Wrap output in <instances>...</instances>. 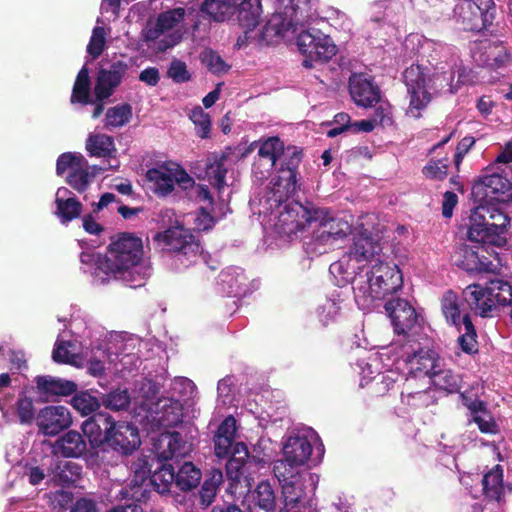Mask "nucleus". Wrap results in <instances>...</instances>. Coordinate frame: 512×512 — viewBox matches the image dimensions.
I'll return each mask as SVG.
<instances>
[{
	"mask_svg": "<svg viewBox=\"0 0 512 512\" xmlns=\"http://www.w3.org/2000/svg\"><path fill=\"white\" fill-rule=\"evenodd\" d=\"M87 159L80 153H62L56 162V173L62 176L67 170L74 171L79 166H87Z\"/></svg>",
	"mask_w": 512,
	"mask_h": 512,
	"instance_id": "55",
	"label": "nucleus"
},
{
	"mask_svg": "<svg viewBox=\"0 0 512 512\" xmlns=\"http://www.w3.org/2000/svg\"><path fill=\"white\" fill-rule=\"evenodd\" d=\"M471 194L480 203H508L512 201V182L501 173H487L474 182Z\"/></svg>",
	"mask_w": 512,
	"mask_h": 512,
	"instance_id": "8",
	"label": "nucleus"
},
{
	"mask_svg": "<svg viewBox=\"0 0 512 512\" xmlns=\"http://www.w3.org/2000/svg\"><path fill=\"white\" fill-rule=\"evenodd\" d=\"M429 376L433 384L440 390H444L448 393H457L462 387V377L452 371L451 369H435L426 374Z\"/></svg>",
	"mask_w": 512,
	"mask_h": 512,
	"instance_id": "34",
	"label": "nucleus"
},
{
	"mask_svg": "<svg viewBox=\"0 0 512 512\" xmlns=\"http://www.w3.org/2000/svg\"><path fill=\"white\" fill-rule=\"evenodd\" d=\"M130 404L131 396L127 388L118 387L100 397V405L114 412L127 411Z\"/></svg>",
	"mask_w": 512,
	"mask_h": 512,
	"instance_id": "37",
	"label": "nucleus"
},
{
	"mask_svg": "<svg viewBox=\"0 0 512 512\" xmlns=\"http://www.w3.org/2000/svg\"><path fill=\"white\" fill-rule=\"evenodd\" d=\"M226 160L227 156L222 154L206 164V177L209 183L219 191L226 185V174L228 171L225 167Z\"/></svg>",
	"mask_w": 512,
	"mask_h": 512,
	"instance_id": "41",
	"label": "nucleus"
},
{
	"mask_svg": "<svg viewBox=\"0 0 512 512\" xmlns=\"http://www.w3.org/2000/svg\"><path fill=\"white\" fill-rule=\"evenodd\" d=\"M71 194L72 192L66 187H60L56 192L55 215L62 224L78 219L83 210V204L75 196H70Z\"/></svg>",
	"mask_w": 512,
	"mask_h": 512,
	"instance_id": "22",
	"label": "nucleus"
},
{
	"mask_svg": "<svg viewBox=\"0 0 512 512\" xmlns=\"http://www.w3.org/2000/svg\"><path fill=\"white\" fill-rule=\"evenodd\" d=\"M132 115V107L128 103L110 107L106 111L105 126L109 130L122 127L130 122Z\"/></svg>",
	"mask_w": 512,
	"mask_h": 512,
	"instance_id": "45",
	"label": "nucleus"
},
{
	"mask_svg": "<svg viewBox=\"0 0 512 512\" xmlns=\"http://www.w3.org/2000/svg\"><path fill=\"white\" fill-rule=\"evenodd\" d=\"M36 424L45 436H56L72 424V417L67 407L50 405L38 412Z\"/></svg>",
	"mask_w": 512,
	"mask_h": 512,
	"instance_id": "13",
	"label": "nucleus"
},
{
	"mask_svg": "<svg viewBox=\"0 0 512 512\" xmlns=\"http://www.w3.org/2000/svg\"><path fill=\"white\" fill-rule=\"evenodd\" d=\"M140 445L141 438L136 425L127 421H114L105 447L120 456L127 457L138 450Z\"/></svg>",
	"mask_w": 512,
	"mask_h": 512,
	"instance_id": "11",
	"label": "nucleus"
},
{
	"mask_svg": "<svg viewBox=\"0 0 512 512\" xmlns=\"http://www.w3.org/2000/svg\"><path fill=\"white\" fill-rule=\"evenodd\" d=\"M127 70V63L121 60L113 62L109 69H100L94 86L96 101L108 99L114 93L115 88L121 84Z\"/></svg>",
	"mask_w": 512,
	"mask_h": 512,
	"instance_id": "15",
	"label": "nucleus"
},
{
	"mask_svg": "<svg viewBox=\"0 0 512 512\" xmlns=\"http://www.w3.org/2000/svg\"><path fill=\"white\" fill-rule=\"evenodd\" d=\"M183 407L179 400L166 399L162 405L161 421L167 426H175L182 422Z\"/></svg>",
	"mask_w": 512,
	"mask_h": 512,
	"instance_id": "54",
	"label": "nucleus"
},
{
	"mask_svg": "<svg viewBox=\"0 0 512 512\" xmlns=\"http://www.w3.org/2000/svg\"><path fill=\"white\" fill-rule=\"evenodd\" d=\"M251 497L254 504L266 512H272L276 508V493L269 481H261L252 492Z\"/></svg>",
	"mask_w": 512,
	"mask_h": 512,
	"instance_id": "38",
	"label": "nucleus"
},
{
	"mask_svg": "<svg viewBox=\"0 0 512 512\" xmlns=\"http://www.w3.org/2000/svg\"><path fill=\"white\" fill-rule=\"evenodd\" d=\"M503 42L500 40L491 41L488 39L481 40L475 43L472 49L473 58L479 62V64L486 66L492 63L489 58L491 55L499 52L500 47H503Z\"/></svg>",
	"mask_w": 512,
	"mask_h": 512,
	"instance_id": "50",
	"label": "nucleus"
},
{
	"mask_svg": "<svg viewBox=\"0 0 512 512\" xmlns=\"http://www.w3.org/2000/svg\"><path fill=\"white\" fill-rule=\"evenodd\" d=\"M284 148V143L278 136L269 137L261 143L258 155L268 159L271 167H275L281 153H284Z\"/></svg>",
	"mask_w": 512,
	"mask_h": 512,
	"instance_id": "51",
	"label": "nucleus"
},
{
	"mask_svg": "<svg viewBox=\"0 0 512 512\" xmlns=\"http://www.w3.org/2000/svg\"><path fill=\"white\" fill-rule=\"evenodd\" d=\"M300 25L296 24L294 20L286 15L281 7L280 10L275 12L265 24L261 35L263 39L273 37H285L288 32H297Z\"/></svg>",
	"mask_w": 512,
	"mask_h": 512,
	"instance_id": "25",
	"label": "nucleus"
},
{
	"mask_svg": "<svg viewBox=\"0 0 512 512\" xmlns=\"http://www.w3.org/2000/svg\"><path fill=\"white\" fill-rule=\"evenodd\" d=\"M253 465L250 461L249 451L245 443L235 444L232 454L226 463V475L232 483L245 481L249 484V467Z\"/></svg>",
	"mask_w": 512,
	"mask_h": 512,
	"instance_id": "18",
	"label": "nucleus"
},
{
	"mask_svg": "<svg viewBox=\"0 0 512 512\" xmlns=\"http://www.w3.org/2000/svg\"><path fill=\"white\" fill-rule=\"evenodd\" d=\"M322 209L324 210V216L323 218L318 219L317 222H319L323 229H326L331 239L337 241L346 237L351 232V226L346 220L342 218L329 217L328 210L324 208Z\"/></svg>",
	"mask_w": 512,
	"mask_h": 512,
	"instance_id": "43",
	"label": "nucleus"
},
{
	"mask_svg": "<svg viewBox=\"0 0 512 512\" xmlns=\"http://www.w3.org/2000/svg\"><path fill=\"white\" fill-rule=\"evenodd\" d=\"M72 407L82 415L94 413L100 407V399L91 395L87 391L75 392L72 394Z\"/></svg>",
	"mask_w": 512,
	"mask_h": 512,
	"instance_id": "52",
	"label": "nucleus"
},
{
	"mask_svg": "<svg viewBox=\"0 0 512 512\" xmlns=\"http://www.w3.org/2000/svg\"><path fill=\"white\" fill-rule=\"evenodd\" d=\"M86 150L90 156L111 158L117 150L112 136L107 134H90L86 140Z\"/></svg>",
	"mask_w": 512,
	"mask_h": 512,
	"instance_id": "33",
	"label": "nucleus"
},
{
	"mask_svg": "<svg viewBox=\"0 0 512 512\" xmlns=\"http://www.w3.org/2000/svg\"><path fill=\"white\" fill-rule=\"evenodd\" d=\"M168 165L164 163L159 168H150L146 172V179L153 184L152 190L159 197H166L174 191L172 175L167 171Z\"/></svg>",
	"mask_w": 512,
	"mask_h": 512,
	"instance_id": "30",
	"label": "nucleus"
},
{
	"mask_svg": "<svg viewBox=\"0 0 512 512\" xmlns=\"http://www.w3.org/2000/svg\"><path fill=\"white\" fill-rule=\"evenodd\" d=\"M335 241L331 239L326 229L319 227L314 231L309 242H305L306 250L308 253L321 255L328 252V249L333 247Z\"/></svg>",
	"mask_w": 512,
	"mask_h": 512,
	"instance_id": "49",
	"label": "nucleus"
},
{
	"mask_svg": "<svg viewBox=\"0 0 512 512\" xmlns=\"http://www.w3.org/2000/svg\"><path fill=\"white\" fill-rule=\"evenodd\" d=\"M167 171L172 175L174 187L175 183H177L182 188L187 189L188 187H192L195 183L185 169L178 164H175L173 168L168 167Z\"/></svg>",
	"mask_w": 512,
	"mask_h": 512,
	"instance_id": "63",
	"label": "nucleus"
},
{
	"mask_svg": "<svg viewBox=\"0 0 512 512\" xmlns=\"http://www.w3.org/2000/svg\"><path fill=\"white\" fill-rule=\"evenodd\" d=\"M280 485L282 487L284 507L287 510L297 507L304 500L306 493L301 478Z\"/></svg>",
	"mask_w": 512,
	"mask_h": 512,
	"instance_id": "46",
	"label": "nucleus"
},
{
	"mask_svg": "<svg viewBox=\"0 0 512 512\" xmlns=\"http://www.w3.org/2000/svg\"><path fill=\"white\" fill-rule=\"evenodd\" d=\"M483 246H468L465 245L461 248V259L459 260L458 266L467 272L481 273L489 272L492 270V262L486 257Z\"/></svg>",
	"mask_w": 512,
	"mask_h": 512,
	"instance_id": "23",
	"label": "nucleus"
},
{
	"mask_svg": "<svg viewBox=\"0 0 512 512\" xmlns=\"http://www.w3.org/2000/svg\"><path fill=\"white\" fill-rule=\"evenodd\" d=\"M176 473L172 464L164 463L152 474L150 481L158 493L164 494L170 491L173 484L176 485Z\"/></svg>",
	"mask_w": 512,
	"mask_h": 512,
	"instance_id": "40",
	"label": "nucleus"
},
{
	"mask_svg": "<svg viewBox=\"0 0 512 512\" xmlns=\"http://www.w3.org/2000/svg\"><path fill=\"white\" fill-rule=\"evenodd\" d=\"M90 78H89V70L86 66H83L76 77V80L73 85L71 102L72 103H80L82 105H87L92 103L90 97Z\"/></svg>",
	"mask_w": 512,
	"mask_h": 512,
	"instance_id": "39",
	"label": "nucleus"
},
{
	"mask_svg": "<svg viewBox=\"0 0 512 512\" xmlns=\"http://www.w3.org/2000/svg\"><path fill=\"white\" fill-rule=\"evenodd\" d=\"M57 448L65 457L78 458L86 452L87 445L79 432L70 430L57 440Z\"/></svg>",
	"mask_w": 512,
	"mask_h": 512,
	"instance_id": "32",
	"label": "nucleus"
},
{
	"mask_svg": "<svg viewBox=\"0 0 512 512\" xmlns=\"http://www.w3.org/2000/svg\"><path fill=\"white\" fill-rule=\"evenodd\" d=\"M105 30L103 27L97 26L93 29L92 36L87 46V52L92 58H98L105 48Z\"/></svg>",
	"mask_w": 512,
	"mask_h": 512,
	"instance_id": "60",
	"label": "nucleus"
},
{
	"mask_svg": "<svg viewBox=\"0 0 512 512\" xmlns=\"http://www.w3.org/2000/svg\"><path fill=\"white\" fill-rule=\"evenodd\" d=\"M448 165L441 160L430 161L424 168L423 174L430 179L442 180L447 176Z\"/></svg>",
	"mask_w": 512,
	"mask_h": 512,
	"instance_id": "62",
	"label": "nucleus"
},
{
	"mask_svg": "<svg viewBox=\"0 0 512 512\" xmlns=\"http://www.w3.org/2000/svg\"><path fill=\"white\" fill-rule=\"evenodd\" d=\"M384 308L397 335L406 338L410 333H416L423 329L416 325L418 315L415 308L407 300L401 298L388 300Z\"/></svg>",
	"mask_w": 512,
	"mask_h": 512,
	"instance_id": "10",
	"label": "nucleus"
},
{
	"mask_svg": "<svg viewBox=\"0 0 512 512\" xmlns=\"http://www.w3.org/2000/svg\"><path fill=\"white\" fill-rule=\"evenodd\" d=\"M155 240L163 242L168 250L187 257H196L200 254V243L194 234L182 225L168 228L158 233Z\"/></svg>",
	"mask_w": 512,
	"mask_h": 512,
	"instance_id": "12",
	"label": "nucleus"
},
{
	"mask_svg": "<svg viewBox=\"0 0 512 512\" xmlns=\"http://www.w3.org/2000/svg\"><path fill=\"white\" fill-rule=\"evenodd\" d=\"M281 8L300 27H305L317 16L310 0H279Z\"/></svg>",
	"mask_w": 512,
	"mask_h": 512,
	"instance_id": "27",
	"label": "nucleus"
},
{
	"mask_svg": "<svg viewBox=\"0 0 512 512\" xmlns=\"http://www.w3.org/2000/svg\"><path fill=\"white\" fill-rule=\"evenodd\" d=\"M324 210L315 207L311 202L302 204L294 201L285 205L280 212L275 224L276 230L280 235L292 237L312 222L323 218Z\"/></svg>",
	"mask_w": 512,
	"mask_h": 512,
	"instance_id": "6",
	"label": "nucleus"
},
{
	"mask_svg": "<svg viewBox=\"0 0 512 512\" xmlns=\"http://www.w3.org/2000/svg\"><path fill=\"white\" fill-rule=\"evenodd\" d=\"M403 286L402 272L396 264L379 261L363 276L355 277L353 290L356 297L371 302L384 300L397 293Z\"/></svg>",
	"mask_w": 512,
	"mask_h": 512,
	"instance_id": "3",
	"label": "nucleus"
},
{
	"mask_svg": "<svg viewBox=\"0 0 512 512\" xmlns=\"http://www.w3.org/2000/svg\"><path fill=\"white\" fill-rule=\"evenodd\" d=\"M235 4L234 0H204L200 11L213 21L223 22L234 15Z\"/></svg>",
	"mask_w": 512,
	"mask_h": 512,
	"instance_id": "35",
	"label": "nucleus"
},
{
	"mask_svg": "<svg viewBox=\"0 0 512 512\" xmlns=\"http://www.w3.org/2000/svg\"><path fill=\"white\" fill-rule=\"evenodd\" d=\"M349 93L353 102L364 108L373 107L380 102L381 91L373 79L365 74H353L349 78Z\"/></svg>",
	"mask_w": 512,
	"mask_h": 512,
	"instance_id": "14",
	"label": "nucleus"
},
{
	"mask_svg": "<svg viewBox=\"0 0 512 512\" xmlns=\"http://www.w3.org/2000/svg\"><path fill=\"white\" fill-rule=\"evenodd\" d=\"M495 14L493 0H464L460 6L459 18L464 30L481 32L492 26Z\"/></svg>",
	"mask_w": 512,
	"mask_h": 512,
	"instance_id": "9",
	"label": "nucleus"
},
{
	"mask_svg": "<svg viewBox=\"0 0 512 512\" xmlns=\"http://www.w3.org/2000/svg\"><path fill=\"white\" fill-rule=\"evenodd\" d=\"M114 417L105 412L94 413L86 419L81 429L92 448H105L106 441L114 424Z\"/></svg>",
	"mask_w": 512,
	"mask_h": 512,
	"instance_id": "16",
	"label": "nucleus"
},
{
	"mask_svg": "<svg viewBox=\"0 0 512 512\" xmlns=\"http://www.w3.org/2000/svg\"><path fill=\"white\" fill-rule=\"evenodd\" d=\"M403 82L409 96L407 115L420 118L432 100V94L451 86L453 71L430 72L428 67L412 64L402 73Z\"/></svg>",
	"mask_w": 512,
	"mask_h": 512,
	"instance_id": "2",
	"label": "nucleus"
},
{
	"mask_svg": "<svg viewBox=\"0 0 512 512\" xmlns=\"http://www.w3.org/2000/svg\"><path fill=\"white\" fill-rule=\"evenodd\" d=\"M483 494L499 504L505 502V491H511L510 484L504 486V469L500 464L493 466L482 478Z\"/></svg>",
	"mask_w": 512,
	"mask_h": 512,
	"instance_id": "21",
	"label": "nucleus"
},
{
	"mask_svg": "<svg viewBox=\"0 0 512 512\" xmlns=\"http://www.w3.org/2000/svg\"><path fill=\"white\" fill-rule=\"evenodd\" d=\"M462 325L464 332L458 337V344L464 353L474 355L479 349L477 333L469 314H464L462 317Z\"/></svg>",
	"mask_w": 512,
	"mask_h": 512,
	"instance_id": "44",
	"label": "nucleus"
},
{
	"mask_svg": "<svg viewBox=\"0 0 512 512\" xmlns=\"http://www.w3.org/2000/svg\"><path fill=\"white\" fill-rule=\"evenodd\" d=\"M185 9L182 7L173 8L164 12H161L156 21L157 26L161 27L164 32L177 26L184 20Z\"/></svg>",
	"mask_w": 512,
	"mask_h": 512,
	"instance_id": "56",
	"label": "nucleus"
},
{
	"mask_svg": "<svg viewBox=\"0 0 512 512\" xmlns=\"http://www.w3.org/2000/svg\"><path fill=\"white\" fill-rule=\"evenodd\" d=\"M89 163L87 166H79L74 171H69L66 177V183L78 193H84L92 183L94 174L88 171Z\"/></svg>",
	"mask_w": 512,
	"mask_h": 512,
	"instance_id": "48",
	"label": "nucleus"
},
{
	"mask_svg": "<svg viewBox=\"0 0 512 512\" xmlns=\"http://www.w3.org/2000/svg\"><path fill=\"white\" fill-rule=\"evenodd\" d=\"M395 373L381 374L371 382V389L377 396H383L394 388L396 379Z\"/></svg>",
	"mask_w": 512,
	"mask_h": 512,
	"instance_id": "61",
	"label": "nucleus"
},
{
	"mask_svg": "<svg viewBox=\"0 0 512 512\" xmlns=\"http://www.w3.org/2000/svg\"><path fill=\"white\" fill-rule=\"evenodd\" d=\"M143 254L140 237L127 232L119 233L111 239L106 254L98 259L92 275L100 284L115 280L130 288L141 287L150 276L149 267L141 263Z\"/></svg>",
	"mask_w": 512,
	"mask_h": 512,
	"instance_id": "1",
	"label": "nucleus"
},
{
	"mask_svg": "<svg viewBox=\"0 0 512 512\" xmlns=\"http://www.w3.org/2000/svg\"><path fill=\"white\" fill-rule=\"evenodd\" d=\"M156 451L160 461H168L187 455L190 451V445L184 440L180 432H167L160 435Z\"/></svg>",
	"mask_w": 512,
	"mask_h": 512,
	"instance_id": "20",
	"label": "nucleus"
},
{
	"mask_svg": "<svg viewBox=\"0 0 512 512\" xmlns=\"http://www.w3.org/2000/svg\"><path fill=\"white\" fill-rule=\"evenodd\" d=\"M510 224V218L493 203H480L469 216L467 238L478 244L499 243Z\"/></svg>",
	"mask_w": 512,
	"mask_h": 512,
	"instance_id": "4",
	"label": "nucleus"
},
{
	"mask_svg": "<svg viewBox=\"0 0 512 512\" xmlns=\"http://www.w3.org/2000/svg\"><path fill=\"white\" fill-rule=\"evenodd\" d=\"M463 296L470 309L481 317H490L495 309L494 302L480 284L468 285L463 290Z\"/></svg>",
	"mask_w": 512,
	"mask_h": 512,
	"instance_id": "24",
	"label": "nucleus"
},
{
	"mask_svg": "<svg viewBox=\"0 0 512 512\" xmlns=\"http://www.w3.org/2000/svg\"><path fill=\"white\" fill-rule=\"evenodd\" d=\"M382 248L378 241L364 234L354 237L353 245L350 247L349 255L357 262L368 261L375 255H379Z\"/></svg>",
	"mask_w": 512,
	"mask_h": 512,
	"instance_id": "31",
	"label": "nucleus"
},
{
	"mask_svg": "<svg viewBox=\"0 0 512 512\" xmlns=\"http://www.w3.org/2000/svg\"><path fill=\"white\" fill-rule=\"evenodd\" d=\"M14 412L21 425H32L36 421V409L34 401L25 393H21L14 405Z\"/></svg>",
	"mask_w": 512,
	"mask_h": 512,
	"instance_id": "47",
	"label": "nucleus"
},
{
	"mask_svg": "<svg viewBox=\"0 0 512 512\" xmlns=\"http://www.w3.org/2000/svg\"><path fill=\"white\" fill-rule=\"evenodd\" d=\"M167 77L177 84L186 83L191 80V74L187 69L186 63L179 59L171 61L167 70Z\"/></svg>",
	"mask_w": 512,
	"mask_h": 512,
	"instance_id": "59",
	"label": "nucleus"
},
{
	"mask_svg": "<svg viewBox=\"0 0 512 512\" xmlns=\"http://www.w3.org/2000/svg\"><path fill=\"white\" fill-rule=\"evenodd\" d=\"M323 36L319 30L315 29H306L299 32L297 36V45L299 51L304 56L302 65L305 68H313L314 67V50L320 42V37Z\"/></svg>",
	"mask_w": 512,
	"mask_h": 512,
	"instance_id": "29",
	"label": "nucleus"
},
{
	"mask_svg": "<svg viewBox=\"0 0 512 512\" xmlns=\"http://www.w3.org/2000/svg\"><path fill=\"white\" fill-rule=\"evenodd\" d=\"M298 464H292L288 461L287 458L283 457V459L277 460L273 465V473L277 478L279 484H283L285 482H291L301 478V475L298 471Z\"/></svg>",
	"mask_w": 512,
	"mask_h": 512,
	"instance_id": "53",
	"label": "nucleus"
},
{
	"mask_svg": "<svg viewBox=\"0 0 512 512\" xmlns=\"http://www.w3.org/2000/svg\"><path fill=\"white\" fill-rule=\"evenodd\" d=\"M203 62L212 73H225L228 71L229 66L217 53L210 51L203 57Z\"/></svg>",
	"mask_w": 512,
	"mask_h": 512,
	"instance_id": "64",
	"label": "nucleus"
},
{
	"mask_svg": "<svg viewBox=\"0 0 512 512\" xmlns=\"http://www.w3.org/2000/svg\"><path fill=\"white\" fill-rule=\"evenodd\" d=\"M234 14H236L239 26L244 30L243 37L237 40L242 45L248 39V33L253 31L260 23L262 14L261 0H234Z\"/></svg>",
	"mask_w": 512,
	"mask_h": 512,
	"instance_id": "17",
	"label": "nucleus"
},
{
	"mask_svg": "<svg viewBox=\"0 0 512 512\" xmlns=\"http://www.w3.org/2000/svg\"><path fill=\"white\" fill-rule=\"evenodd\" d=\"M312 450L307 437L291 436L283 447V455L292 464L304 465L309 460Z\"/></svg>",
	"mask_w": 512,
	"mask_h": 512,
	"instance_id": "26",
	"label": "nucleus"
},
{
	"mask_svg": "<svg viewBox=\"0 0 512 512\" xmlns=\"http://www.w3.org/2000/svg\"><path fill=\"white\" fill-rule=\"evenodd\" d=\"M320 42L314 50V64L325 63L329 61L337 52L336 45L332 42L331 38L327 35L320 37Z\"/></svg>",
	"mask_w": 512,
	"mask_h": 512,
	"instance_id": "58",
	"label": "nucleus"
},
{
	"mask_svg": "<svg viewBox=\"0 0 512 512\" xmlns=\"http://www.w3.org/2000/svg\"><path fill=\"white\" fill-rule=\"evenodd\" d=\"M280 167L275 178L272 194L276 202H284L296 191L298 167L302 161V150L296 146H287L281 153Z\"/></svg>",
	"mask_w": 512,
	"mask_h": 512,
	"instance_id": "7",
	"label": "nucleus"
},
{
	"mask_svg": "<svg viewBox=\"0 0 512 512\" xmlns=\"http://www.w3.org/2000/svg\"><path fill=\"white\" fill-rule=\"evenodd\" d=\"M201 477L200 469L192 462L185 461L181 466H178L176 487L182 491H190L199 485Z\"/></svg>",
	"mask_w": 512,
	"mask_h": 512,
	"instance_id": "36",
	"label": "nucleus"
},
{
	"mask_svg": "<svg viewBox=\"0 0 512 512\" xmlns=\"http://www.w3.org/2000/svg\"><path fill=\"white\" fill-rule=\"evenodd\" d=\"M401 357L411 372L427 373L439 368V345L424 329L401 340Z\"/></svg>",
	"mask_w": 512,
	"mask_h": 512,
	"instance_id": "5",
	"label": "nucleus"
},
{
	"mask_svg": "<svg viewBox=\"0 0 512 512\" xmlns=\"http://www.w3.org/2000/svg\"><path fill=\"white\" fill-rule=\"evenodd\" d=\"M82 474V466L73 461H59L52 468V481L62 487L75 484Z\"/></svg>",
	"mask_w": 512,
	"mask_h": 512,
	"instance_id": "28",
	"label": "nucleus"
},
{
	"mask_svg": "<svg viewBox=\"0 0 512 512\" xmlns=\"http://www.w3.org/2000/svg\"><path fill=\"white\" fill-rule=\"evenodd\" d=\"M35 383L37 393L47 400L54 397L70 396L78 389V385L74 381L51 375H39L35 377Z\"/></svg>",
	"mask_w": 512,
	"mask_h": 512,
	"instance_id": "19",
	"label": "nucleus"
},
{
	"mask_svg": "<svg viewBox=\"0 0 512 512\" xmlns=\"http://www.w3.org/2000/svg\"><path fill=\"white\" fill-rule=\"evenodd\" d=\"M441 310L449 324L457 327L462 324L459 298L454 291L448 290L443 294L441 298Z\"/></svg>",
	"mask_w": 512,
	"mask_h": 512,
	"instance_id": "42",
	"label": "nucleus"
},
{
	"mask_svg": "<svg viewBox=\"0 0 512 512\" xmlns=\"http://www.w3.org/2000/svg\"><path fill=\"white\" fill-rule=\"evenodd\" d=\"M190 119L195 125L196 134L201 138H208L211 129V120L209 114L205 113L201 107L192 109Z\"/></svg>",
	"mask_w": 512,
	"mask_h": 512,
	"instance_id": "57",
	"label": "nucleus"
}]
</instances>
